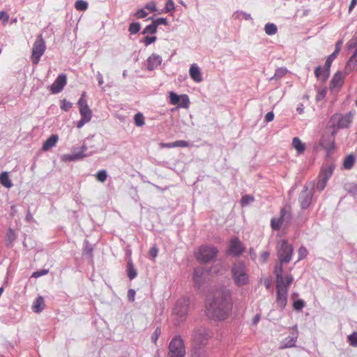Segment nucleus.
I'll use <instances>...</instances> for the list:
<instances>
[{
	"instance_id": "nucleus-12",
	"label": "nucleus",
	"mask_w": 357,
	"mask_h": 357,
	"mask_svg": "<svg viewBox=\"0 0 357 357\" xmlns=\"http://www.w3.org/2000/svg\"><path fill=\"white\" fill-rule=\"evenodd\" d=\"M67 83V77L64 74L59 75L53 84L50 86V91L52 94L60 93Z\"/></svg>"
},
{
	"instance_id": "nucleus-13",
	"label": "nucleus",
	"mask_w": 357,
	"mask_h": 357,
	"mask_svg": "<svg viewBox=\"0 0 357 357\" xmlns=\"http://www.w3.org/2000/svg\"><path fill=\"white\" fill-rule=\"evenodd\" d=\"M293 247H279L278 255L279 261L281 264H287L291 259L293 254Z\"/></svg>"
},
{
	"instance_id": "nucleus-40",
	"label": "nucleus",
	"mask_w": 357,
	"mask_h": 357,
	"mask_svg": "<svg viewBox=\"0 0 357 357\" xmlns=\"http://www.w3.org/2000/svg\"><path fill=\"white\" fill-rule=\"evenodd\" d=\"M305 303L302 299H298L293 303V308L296 311H301L304 307Z\"/></svg>"
},
{
	"instance_id": "nucleus-63",
	"label": "nucleus",
	"mask_w": 357,
	"mask_h": 357,
	"mask_svg": "<svg viewBox=\"0 0 357 357\" xmlns=\"http://www.w3.org/2000/svg\"><path fill=\"white\" fill-rule=\"evenodd\" d=\"M274 114L273 112H268L265 116V121L266 122H271L274 119Z\"/></svg>"
},
{
	"instance_id": "nucleus-15",
	"label": "nucleus",
	"mask_w": 357,
	"mask_h": 357,
	"mask_svg": "<svg viewBox=\"0 0 357 357\" xmlns=\"http://www.w3.org/2000/svg\"><path fill=\"white\" fill-rule=\"evenodd\" d=\"M86 150L87 147L85 145H83L80 148V151L77 152H74L73 154L63 155L62 156V160L67 162L82 159L87 156V155L84 153Z\"/></svg>"
},
{
	"instance_id": "nucleus-4",
	"label": "nucleus",
	"mask_w": 357,
	"mask_h": 357,
	"mask_svg": "<svg viewBox=\"0 0 357 357\" xmlns=\"http://www.w3.org/2000/svg\"><path fill=\"white\" fill-rule=\"evenodd\" d=\"M168 357H184L185 349L183 339L181 336H176L169 344Z\"/></svg>"
},
{
	"instance_id": "nucleus-38",
	"label": "nucleus",
	"mask_w": 357,
	"mask_h": 357,
	"mask_svg": "<svg viewBox=\"0 0 357 357\" xmlns=\"http://www.w3.org/2000/svg\"><path fill=\"white\" fill-rule=\"evenodd\" d=\"M75 8L77 10L84 11L88 8V3L86 1L83 0H77L75 3Z\"/></svg>"
},
{
	"instance_id": "nucleus-11",
	"label": "nucleus",
	"mask_w": 357,
	"mask_h": 357,
	"mask_svg": "<svg viewBox=\"0 0 357 357\" xmlns=\"http://www.w3.org/2000/svg\"><path fill=\"white\" fill-rule=\"evenodd\" d=\"M169 98L172 105H178L180 107L183 108H187L190 103L189 98L185 94L178 96L174 92L170 91Z\"/></svg>"
},
{
	"instance_id": "nucleus-16",
	"label": "nucleus",
	"mask_w": 357,
	"mask_h": 357,
	"mask_svg": "<svg viewBox=\"0 0 357 357\" xmlns=\"http://www.w3.org/2000/svg\"><path fill=\"white\" fill-rule=\"evenodd\" d=\"M345 75L342 72H337L331 81V88L333 89H339L343 84Z\"/></svg>"
},
{
	"instance_id": "nucleus-42",
	"label": "nucleus",
	"mask_w": 357,
	"mask_h": 357,
	"mask_svg": "<svg viewBox=\"0 0 357 357\" xmlns=\"http://www.w3.org/2000/svg\"><path fill=\"white\" fill-rule=\"evenodd\" d=\"M107 174L105 170H100L96 174V178L100 182H105L107 179Z\"/></svg>"
},
{
	"instance_id": "nucleus-21",
	"label": "nucleus",
	"mask_w": 357,
	"mask_h": 357,
	"mask_svg": "<svg viewBox=\"0 0 357 357\" xmlns=\"http://www.w3.org/2000/svg\"><path fill=\"white\" fill-rule=\"evenodd\" d=\"M334 169L335 165L333 163L327 164L323 166L319 174V178H324L328 180L332 176Z\"/></svg>"
},
{
	"instance_id": "nucleus-19",
	"label": "nucleus",
	"mask_w": 357,
	"mask_h": 357,
	"mask_svg": "<svg viewBox=\"0 0 357 357\" xmlns=\"http://www.w3.org/2000/svg\"><path fill=\"white\" fill-rule=\"evenodd\" d=\"M161 63V56L155 54H152L148 59L147 68L149 70H153L160 66Z\"/></svg>"
},
{
	"instance_id": "nucleus-60",
	"label": "nucleus",
	"mask_w": 357,
	"mask_h": 357,
	"mask_svg": "<svg viewBox=\"0 0 357 357\" xmlns=\"http://www.w3.org/2000/svg\"><path fill=\"white\" fill-rule=\"evenodd\" d=\"M158 250L157 247H151L149 250V255L152 257V259H155L158 255Z\"/></svg>"
},
{
	"instance_id": "nucleus-32",
	"label": "nucleus",
	"mask_w": 357,
	"mask_h": 357,
	"mask_svg": "<svg viewBox=\"0 0 357 357\" xmlns=\"http://www.w3.org/2000/svg\"><path fill=\"white\" fill-rule=\"evenodd\" d=\"M93 247H84L82 250V257L89 262L93 261Z\"/></svg>"
},
{
	"instance_id": "nucleus-6",
	"label": "nucleus",
	"mask_w": 357,
	"mask_h": 357,
	"mask_svg": "<svg viewBox=\"0 0 357 357\" xmlns=\"http://www.w3.org/2000/svg\"><path fill=\"white\" fill-rule=\"evenodd\" d=\"M231 273L237 286L241 287L248 283V275L246 273L243 264H234L231 268Z\"/></svg>"
},
{
	"instance_id": "nucleus-44",
	"label": "nucleus",
	"mask_w": 357,
	"mask_h": 357,
	"mask_svg": "<svg viewBox=\"0 0 357 357\" xmlns=\"http://www.w3.org/2000/svg\"><path fill=\"white\" fill-rule=\"evenodd\" d=\"M282 264H281L280 261L275 264V266L274 267V274L275 275V277L278 275H282V273L284 271Z\"/></svg>"
},
{
	"instance_id": "nucleus-55",
	"label": "nucleus",
	"mask_w": 357,
	"mask_h": 357,
	"mask_svg": "<svg viewBox=\"0 0 357 357\" xmlns=\"http://www.w3.org/2000/svg\"><path fill=\"white\" fill-rule=\"evenodd\" d=\"M156 40L155 36H146L144 38V43L146 46L149 45L150 44L154 43Z\"/></svg>"
},
{
	"instance_id": "nucleus-14",
	"label": "nucleus",
	"mask_w": 357,
	"mask_h": 357,
	"mask_svg": "<svg viewBox=\"0 0 357 357\" xmlns=\"http://www.w3.org/2000/svg\"><path fill=\"white\" fill-rule=\"evenodd\" d=\"M298 199L302 208H307L311 204L312 193L308 190L307 187H305L300 193Z\"/></svg>"
},
{
	"instance_id": "nucleus-52",
	"label": "nucleus",
	"mask_w": 357,
	"mask_h": 357,
	"mask_svg": "<svg viewBox=\"0 0 357 357\" xmlns=\"http://www.w3.org/2000/svg\"><path fill=\"white\" fill-rule=\"evenodd\" d=\"M156 30H157V26L156 25L154 24V22H153L152 24H150V25H148L144 32V33H154L156 32Z\"/></svg>"
},
{
	"instance_id": "nucleus-37",
	"label": "nucleus",
	"mask_w": 357,
	"mask_h": 357,
	"mask_svg": "<svg viewBox=\"0 0 357 357\" xmlns=\"http://www.w3.org/2000/svg\"><path fill=\"white\" fill-rule=\"evenodd\" d=\"M135 123L137 126L141 127L143 126L145 123L144 117L143 114L140 112L136 114L134 116Z\"/></svg>"
},
{
	"instance_id": "nucleus-49",
	"label": "nucleus",
	"mask_w": 357,
	"mask_h": 357,
	"mask_svg": "<svg viewBox=\"0 0 357 357\" xmlns=\"http://www.w3.org/2000/svg\"><path fill=\"white\" fill-rule=\"evenodd\" d=\"M161 333V329L160 327H157L151 336V341L153 343L156 344V342Z\"/></svg>"
},
{
	"instance_id": "nucleus-3",
	"label": "nucleus",
	"mask_w": 357,
	"mask_h": 357,
	"mask_svg": "<svg viewBox=\"0 0 357 357\" xmlns=\"http://www.w3.org/2000/svg\"><path fill=\"white\" fill-rule=\"evenodd\" d=\"M352 117L353 116L351 112L345 115L341 114H333L329 121V126L333 128L331 134L335 135L338 129L349 127L351 122Z\"/></svg>"
},
{
	"instance_id": "nucleus-58",
	"label": "nucleus",
	"mask_w": 357,
	"mask_h": 357,
	"mask_svg": "<svg viewBox=\"0 0 357 357\" xmlns=\"http://www.w3.org/2000/svg\"><path fill=\"white\" fill-rule=\"evenodd\" d=\"M135 291L132 289H130L128 291V299L130 302H133L135 301Z\"/></svg>"
},
{
	"instance_id": "nucleus-20",
	"label": "nucleus",
	"mask_w": 357,
	"mask_h": 357,
	"mask_svg": "<svg viewBox=\"0 0 357 357\" xmlns=\"http://www.w3.org/2000/svg\"><path fill=\"white\" fill-rule=\"evenodd\" d=\"M287 289L286 288H283V290L277 291V298L276 301L278 305L282 308L284 309L287 303Z\"/></svg>"
},
{
	"instance_id": "nucleus-27",
	"label": "nucleus",
	"mask_w": 357,
	"mask_h": 357,
	"mask_svg": "<svg viewBox=\"0 0 357 357\" xmlns=\"http://www.w3.org/2000/svg\"><path fill=\"white\" fill-rule=\"evenodd\" d=\"M292 146L298 154H302L305 150V145L301 142L298 137H294L292 140Z\"/></svg>"
},
{
	"instance_id": "nucleus-24",
	"label": "nucleus",
	"mask_w": 357,
	"mask_h": 357,
	"mask_svg": "<svg viewBox=\"0 0 357 357\" xmlns=\"http://www.w3.org/2000/svg\"><path fill=\"white\" fill-rule=\"evenodd\" d=\"M189 144L185 140H178L171 143H162L160 146L162 148L188 147Z\"/></svg>"
},
{
	"instance_id": "nucleus-33",
	"label": "nucleus",
	"mask_w": 357,
	"mask_h": 357,
	"mask_svg": "<svg viewBox=\"0 0 357 357\" xmlns=\"http://www.w3.org/2000/svg\"><path fill=\"white\" fill-rule=\"evenodd\" d=\"M245 247H229L227 253L234 257H238L245 252Z\"/></svg>"
},
{
	"instance_id": "nucleus-56",
	"label": "nucleus",
	"mask_w": 357,
	"mask_h": 357,
	"mask_svg": "<svg viewBox=\"0 0 357 357\" xmlns=\"http://www.w3.org/2000/svg\"><path fill=\"white\" fill-rule=\"evenodd\" d=\"M293 280H294V278L291 275H287L285 278V282H284L285 284H284V287H283V288H286L288 290V287L292 283Z\"/></svg>"
},
{
	"instance_id": "nucleus-9",
	"label": "nucleus",
	"mask_w": 357,
	"mask_h": 357,
	"mask_svg": "<svg viewBox=\"0 0 357 357\" xmlns=\"http://www.w3.org/2000/svg\"><path fill=\"white\" fill-rule=\"evenodd\" d=\"M86 97V93L83 92L78 100L77 105L79 107L81 117L86 119V120H91L92 118V111L88 105Z\"/></svg>"
},
{
	"instance_id": "nucleus-7",
	"label": "nucleus",
	"mask_w": 357,
	"mask_h": 357,
	"mask_svg": "<svg viewBox=\"0 0 357 357\" xmlns=\"http://www.w3.org/2000/svg\"><path fill=\"white\" fill-rule=\"evenodd\" d=\"M217 253L216 247H200L197 253V259L201 263H208L216 257Z\"/></svg>"
},
{
	"instance_id": "nucleus-51",
	"label": "nucleus",
	"mask_w": 357,
	"mask_h": 357,
	"mask_svg": "<svg viewBox=\"0 0 357 357\" xmlns=\"http://www.w3.org/2000/svg\"><path fill=\"white\" fill-rule=\"evenodd\" d=\"M175 9L174 3L172 0H167L165 4V12L169 13Z\"/></svg>"
},
{
	"instance_id": "nucleus-54",
	"label": "nucleus",
	"mask_w": 357,
	"mask_h": 357,
	"mask_svg": "<svg viewBox=\"0 0 357 357\" xmlns=\"http://www.w3.org/2000/svg\"><path fill=\"white\" fill-rule=\"evenodd\" d=\"M254 201V197L250 195H245L241 199V203L243 205L248 204L251 202Z\"/></svg>"
},
{
	"instance_id": "nucleus-25",
	"label": "nucleus",
	"mask_w": 357,
	"mask_h": 357,
	"mask_svg": "<svg viewBox=\"0 0 357 357\" xmlns=\"http://www.w3.org/2000/svg\"><path fill=\"white\" fill-rule=\"evenodd\" d=\"M127 274L130 280L135 278L137 275V270L135 268L132 260L130 257L128 258L127 263Z\"/></svg>"
},
{
	"instance_id": "nucleus-53",
	"label": "nucleus",
	"mask_w": 357,
	"mask_h": 357,
	"mask_svg": "<svg viewBox=\"0 0 357 357\" xmlns=\"http://www.w3.org/2000/svg\"><path fill=\"white\" fill-rule=\"evenodd\" d=\"M48 272H49V270H47V269H42L40 271H35L33 273L32 277L33 278H38V277H40V276L47 274Z\"/></svg>"
},
{
	"instance_id": "nucleus-18",
	"label": "nucleus",
	"mask_w": 357,
	"mask_h": 357,
	"mask_svg": "<svg viewBox=\"0 0 357 357\" xmlns=\"http://www.w3.org/2000/svg\"><path fill=\"white\" fill-rule=\"evenodd\" d=\"M189 74L191 79L195 82L199 83L203 80L200 69L195 63L191 65L189 70Z\"/></svg>"
},
{
	"instance_id": "nucleus-5",
	"label": "nucleus",
	"mask_w": 357,
	"mask_h": 357,
	"mask_svg": "<svg viewBox=\"0 0 357 357\" xmlns=\"http://www.w3.org/2000/svg\"><path fill=\"white\" fill-rule=\"evenodd\" d=\"M46 50L45 40L41 34L37 36L32 47V53L31 59L34 65H37L40 59V57L44 54Z\"/></svg>"
},
{
	"instance_id": "nucleus-35",
	"label": "nucleus",
	"mask_w": 357,
	"mask_h": 357,
	"mask_svg": "<svg viewBox=\"0 0 357 357\" xmlns=\"http://www.w3.org/2000/svg\"><path fill=\"white\" fill-rule=\"evenodd\" d=\"M275 282H276V290L280 291L283 290V287H284V282H285V278L283 277V275H278L275 277Z\"/></svg>"
},
{
	"instance_id": "nucleus-23",
	"label": "nucleus",
	"mask_w": 357,
	"mask_h": 357,
	"mask_svg": "<svg viewBox=\"0 0 357 357\" xmlns=\"http://www.w3.org/2000/svg\"><path fill=\"white\" fill-rule=\"evenodd\" d=\"M45 301L43 296H39L36 298V299L34 301L32 310L36 313H40L41 312L43 309L45 308Z\"/></svg>"
},
{
	"instance_id": "nucleus-43",
	"label": "nucleus",
	"mask_w": 357,
	"mask_h": 357,
	"mask_svg": "<svg viewBox=\"0 0 357 357\" xmlns=\"http://www.w3.org/2000/svg\"><path fill=\"white\" fill-rule=\"evenodd\" d=\"M328 181V180L326 178H319L317 183V189L319 191L323 190L325 188Z\"/></svg>"
},
{
	"instance_id": "nucleus-57",
	"label": "nucleus",
	"mask_w": 357,
	"mask_h": 357,
	"mask_svg": "<svg viewBox=\"0 0 357 357\" xmlns=\"http://www.w3.org/2000/svg\"><path fill=\"white\" fill-rule=\"evenodd\" d=\"M145 7H146V9L149 10L151 12H153V11L156 10L155 3L154 1L148 2L146 4Z\"/></svg>"
},
{
	"instance_id": "nucleus-8",
	"label": "nucleus",
	"mask_w": 357,
	"mask_h": 357,
	"mask_svg": "<svg viewBox=\"0 0 357 357\" xmlns=\"http://www.w3.org/2000/svg\"><path fill=\"white\" fill-rule=\"evenodd\" d=\"M189 305L190 299L187 297L181 298L176 302L174 313L180 318L181 321L185 319L188 313Z\"/></svg>"
},
{
	"instance_id": "nucleus-62",
	"label": "nucleus",
	"mask_w": 357,
	"mask_h": 357,
	"mask_svg": "<svg viewBox=\"0 0 357 357\" xmlns=\"http://www.w3.org/2000/svg\"><path fill=\"white\" fill-rule=\"evenodd\" d=\"M342 40H338L336 44H335V51L333 52L334 53L337 54H339L340 52V50L342 48Z\"/></svg>"
},
{
	"instance_id": "nucleus-61",
	"label": "nucleus",
	"mask_w": 357,
	"mask_h": 357,
	"mask_svg": "<svg viewBox=\"0 0 357 357\" xmlns=\"http://www.w3.org/2000/svg\"><path fill=\"white\" fill-rule=\"evenodd\" d=\"M3 20L4 23H6L9 20V15L5 11L0 12V20Z\"/></svg>"
},
{
	"instance_id": "nucleus-31",
	"label": "nucleus",
	"mask_w": 357,
	"mask_h": 357,
	"mask_svg": "<svg viewBox=\"0 0 357 357\" xmlns=\"http://www.w3.org/2000/svg\"><path fill=\"white\" fill-rule=\"evenodd\" d=\"M355 162V157L354 155L350 154L347 155L343 162L344 168L346 169H351Z\"/></svg>"
},
{
	"instance_id": "nucleus-48",
	"label": "nucleus",
	"mask_w": 357,
	"mask_h": 357,
	"mask_svg": "<svg viewBox=\"0 0 357 357\" xmlns=\"http://www.w3.org/2000/svg\"><path fill=\"white\" fill-rule=\"evenodd\" d=\"M71 107H72L71 102L67 101L66 99H63V100H61V109H63L66 112H68L70 109Z\"/></svg>"
},
{
	"instance_id": "nucleus-26",
	"label": "nucleus",
	"mask_w": 357,
	"mask_h": 357,
	"mask_svg": "<svg viewBox=\"0 0 357 357\" xmlns=\"http://www.w3.org/2000/svg\"><path fill=\"white\" fill-rule=\"evenodd\" d=\"M338 54L333 52L330 54L325 63V71H324V77H329L330 74V68L332 64V62L337 58Z\"/></svg>"
},
{
	"instance_id": "nucleus-50",
	"label": "nucleus",
	"mask_w": 357,
	"mask_h": 357,
	"mask_svg": "<svg viewBox=\"0 0 357 357\" xmlns=\"http://www.w3.org/2000/svg\"><path fill=\"white\" fill-rule=\"evenodd\" d=\"M287 69L286 68H280L276 70L275 73V77L280 78L287 73Z\"/></svg>"
},
{
	"instance_id": "nucleus-28",
	"label": "nucleus",
	"mask_w": 357,
	"mask_h": 357,
	"mask_svg": "<svg viewBox=\"0 0 357 357\" xmlns=\"http://www.w3.org/2000/svg\"><path fill=\"white\" fill-rule=\"evenodd\" d=\"M296 340H297V336L287 337L282 341L280 348L285 349V348H290V347H294L296 344Z\"/></svg>"
},
{
	"instance_id": "nucleus-30",
	"label": "nucleus",
	"mask_w": 357,
	"mask_h": 357,
	"mask_svg": "<svg viewBox=\"0 0 357 357\" xmlns=\"http://www.w3.org/2000/svg\"><path fill=\"white\" fill-rule=\"evenodd\" d=\"M0 183L6 188H10L13 186V183L9 178L8 172H3L0 174Z\"/></svg>"
},
{
	"instance_id": "nucleus-59",
	"label": "nucleus",
	"mask_w": 357,
	"mask_h": 357,
	"mask_svg": "<svg viewBox=\"0 0 357 357\" xmlns=\"http://www.w3.org/2000/svg\"><path fill=\"white\" fill-rule=\"evenodd\" d=\"M147 15H148V13L144 9H140V10H137L135 13V16L137 18H144V17H146Z\"/></svg>"
},
{
	"instance_id": "nucleus-47",
	"label": "nucleus",
	"mask_w": 357,
	"mask_h": 357,
	"mask_svg": "<svg viewBox=\"0 0 357 357\" xmlns=\"http://www.w3.org/2000/svg\"><path fill=\"white\" fill-rule=\"evenodd\" d=\"M140 29V25L139 23H132L129 26V31L132 34L137 33Z\"/></svg>"
},
{
	"instance_id": "nucleus-1",
	"label": "nucleus",
	"mask_w": 357,
	"mask_h": 357,
	"mask_svg": "<svg viewBox=\"0 0 357 357\" xmlns=\"http://www.w3.org/2000/svg\"><path fill=\"white\" fill-rule=\"evenodd\" d=\"M231 293L229 290H220L215 294L206 304L207 316L215 320L226 319L232 309Z\"/></svg>"
},
{
	"instance_id": "nucleus-2",
	"label": "nucleus",
	"mask_w": 357,
	"mask_h": 357,
	"mask_svg": "<svg viewBox=\"0 0 357 357\" xmlns=\"http://www.w3.org/2000/svg\"><path fill=\"white\" fill-rule=\"evenodd\" d=\"M212 336V333L205 326H198L195 328L192 334V340L193 342L192 352L195 348L201 347L204 349L208 339Z\"/></svg>"
},
{
	"instance_id": "nucleus-45",
	"label": "nucleus",
	"mask_w": 357,
	"mask_h": 357,
	"mask_svg": "<svg viewBox=\"0 0 357 357\" xmlns=\"http://www.w3.org/2000/svg\"><path fill=\"white\" fill-rule=\"evenodd\" d=\"M307 253H308V252L306 250L305 247H300L298 249V260L300 261V260H302L303 259H304L305 257H306V256L307 255Z\"/></svg>"
},
{
	"instance_id": "nucleus-39",
	"label": "nucleus",
	"mask_w": 357,
	"mask_h": 357,
	"mask_svg": "<svg viewBox=\"0 0 357 357\" xmlns=\"http://www.w3.org/2000/svg\"><path fill=\"white\" fill-rule=\"evenodd\" d=\"M192 357H208L206 351L201 347L195 348L192 353Z\"/></svg>"
},
{
	"instance_id": "nucleus-10",
	"label": "nucleus",
	"mask_w": 357,
	"mask_h": 357,
	"mask_svg": "<svg viewBox=\"0 0 357 357\" xmlns=\"http://www.w3.org/2000/svg\"><path fill=\"white\" fill-rule=\"evenodd\" d=\"M192 279L195 288L199 289L206 282V271L203 267H197L194 269Z\"/></svg>"
},
{
	"instance_id": "nucleus-22",
	"label": "nucleus",
	"mask_w": 357,
	"mask_h": 357,
	"mask_svg": "<svg viewBox=\"0 0 357 357\" xmlns=\"http://www.w3.org/2000/svg\"><path fill=\"white\" fill-rule=\"evenodd\" d=\"M59 140V137L56 135H51L43 144L42 149L45 151L50 150L54 147Z\"/></svg>"
},
{
	"instance_id": "nucleus-34",
	"label": "nucleus",
	"mask_w": 357,
	"mask_h": 357,
	"mask_svg": "<svg viewBox=\"0 0 357 357\" xmlns=\"http://www.w3.org/2000/svg\"><path fill=\"white\" fill-rule=\"evenodd\" d=\"M264 30L268 35H274L278 31V28L275 24L268 23L265 25Z\"/></svg>"
},
{
	"instance_id": "nucleus-36",
	"label": "nucleus",
	"mask_w": 357,
	"mask_h": 357,
	"mask_svg": "<svg viewBox=\"0 0 357 357\" xmlns=\"http://www.w3.org/2000/svg\"><path fill=\"white\" fill-rule=\"evenodd\" d=\"M324 71L325 68H322L321 66H318L314 70V75L317 78L321 79L322 81H326L328 77H324Z\"/></svg>"
},
{
	"instance_id": "nucleus-46",
	"label": "nucleus",
	"mask_w": 357,
	"mask_h": 357,
	"mask_svg": "<svg viewBox=\"0 0 357 357\" xmlns=\"http://www.w3.org/2000/svg\"><path fill=\"white\" fill-rule=\"evenodd\" d=\"M347 191L353 195H357V184L350 183L347 185Z\"/></svg>"
},
{
	"instance_id": "nucleus-17",
	"label": "nucleus",
	"mask_w": 357,
	"mask_h": 357,
	"mask_svg": "<svg viewBox=\"0 0 357 357\" xmlns=\"http://www.w3.org/2000/svg\"><path fill=\"white\" fill-rule=\"evenodd\" d=\"M287 214L285 208H282L280 213V217L278 218H273L271 221V226L273 230H279L284 222V216Z\"/></svg>"
},
{
	"instance_id": "nucleus-64",
	"label": "nucleus",
	"mask_w": 357,
	"mask_h": 357,
	"mask_svg": "<svg viewBox=\"0 0 357 357\" xmlns=\"http://www.w3.org/2000/svg\"><path fill=\"white\" fill-rule=\"evenodd\" d=\"M153 22L158 27L160 24H167V20L165 18H158L154 20Z\"/></svg>"
},
{
	"instance_id": "nucleus-41",
	"label": "nucleus",
	"mask_w": 357,
	"mask_h": 357,
	"mask_svg": "<svg viewBox=\"0 0 357 357\" xmlns=\"http://www.w3.org/2000/svg\"><path fill=\"white\" fill-rule=\"evenodd\" d=\"M349 344L352 347L357 346V332H353L351 335L347 337Z\"/></svg>"
},
{
	"instance_id": "nucleus-29",
	"label": "nucleus",
	"mask_w": 357,
	"mask_h": 357,
	"mask_svg": "<svg viewBox=\"0 0 357 357\" xmlns=\"http://www.w3.org/2000/svg\"><path fill=\"white\" fill-rule=\"evenodd\" d=\"M357 66V50L355 51L352 56L348 61L345 70L349 72L354 69Z\"/></svg>"
}]
</instances>
